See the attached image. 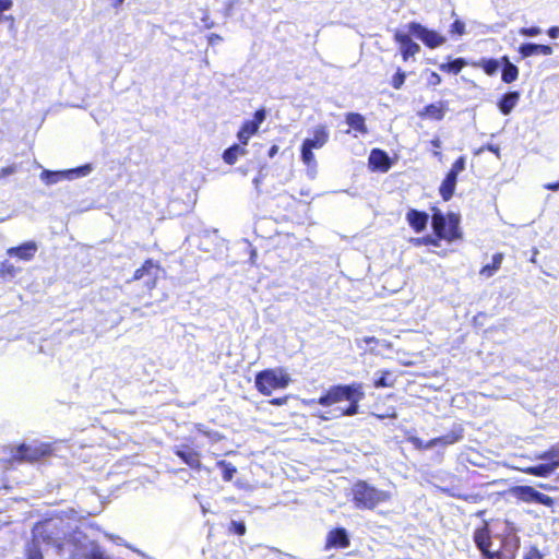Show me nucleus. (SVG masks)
Wrapping results in <instances>:
<instances>
[{
	"mask_svg": "<svg viewBox=\"0 0 559 559\" xmlns=\"http://www.w3.org/2000/svg\"><path fill=\"white\" fill-rule=\"evenodd\" d=\"M15 170H16V167L14 165L2 167L0 169V179L7 177L9 175H12L13 173H15Z\"/></svg>",
	"mask_w": 559,
	"mask_h": 559,
	"instance_id": "44",
	"label": "nucleus"
},
{
	"mask_svg": "<svg viewBox=\"0 0 559 559\" xmlns=\"http://www.w3.org/2000/svg\"><path fill=\"white\" fill-rule=\"evenodd\" d=\"M456 182L457 176L447 173L445 177L443 178L439 187V193L443 201H449L452 199L455 191Z\"/></svg>",
	"mask_w": 559,
	"mask_h": 559,
	"instance_id": "22",
	"label": "nucleus"
},
{
	"mask_svg": "<svg viewBox=\"0 0 559 559\" xmlns=\"http://www.w3.org/2000/svg\"><path fill=\"white\" fill-rule=\"evenodd\" d=\"M391 498L390 491L377 489L366 480H357L352 486V502L359 510H373Z\"/></svg>",
	"mask_w": 559,
	"mask_h": 559,
	"instance_id": "4",
	"label": "nucleus"
},
{
	"mask_svg": "<svg viewBox=\"0 0 559 559\" xmlns=\"http://www.w3.org/2000/svg\"><path fill=\"white\" fill-rule=\"evenodd\" d=\"M222 40H223L222 36L218 34H215V33H212L207 36V43L210 45H215L216 43L222 41Z\"/></svg>",
	"mask_w": 559,
	"mask_h": 559,
	"instance_id": "45",
	"label": "nucleus"
},
{
	"mask_svg": "<svg viewBox=\"0 0 559 559\" xmlns=\"http://www.w3.org/2000/svg\"><path fill=\"white\" fill-rule=\"evenodd\" d=\"M290 382V374L282 367L263 369L254 377V386L264 396H270L276 390L286 389Z\"/></svg>",
	"mask_w": 559,
	"mask_h": 559,
	"instance_id": "5",
	"label": "nucleus"
},
{
	"mask_svg": "<svg viewBox=\"0 0 559 559\" xmlns=\"http://www.w3.org/2000/svg\"><path fill=\"white\" fill-rule=\"evenodd\" d=\"M520 97L521 94L518 91L503 94L497 103L500 112L504 116L510 115L514 107L518 105Z\"/></svg>",
	"mask_w": 559,
	"mask_h": 559,
	"instance_id": "20",
	"label": "nucleus"
},
{
	"mask_svg": "<svg viewBox=\"0 0 559 559\" xmlns=\"http://www.w3.org/2000/svg\"><path fill=\"white\" fill-rule=\"evenodd\" d=\"M173 452L191 469L200 471L202 468L201 453L192 444H179L173 449Z\"/></svg>",
	"mask_w": 559,
	"mask_h": 559,
	"instance_id": "13",
	"label": "nucleus"
},
{
	"mask_svg": "<svg viewBox=\"0 0 559 559\" xmlns=\"http://www.w3.org/2000/svg\"><path fill=\"white\" fill-rule=\"evenodd\" d=\"M431 145L435 146V147H439L441 145V142L438 138L431 140Z\"/></svg>",
	"mask_w": 559,
	"mask_h": 559,
	"instance_id": "51",
	"label": "nucleus"
},
{
	"mask_svg": "<svg viewBox=\"0 0 559 559\" xmlns=\"http://www.w3.org/2000/svg\"><path fill=\"white\" fill-rule=\"evenodd\" d=\"M466 164V159L464 156L457 157L452 164L451 168L448 173L457 176L461 171L464 170Z\"/></svg>",
	"mask_w": 559,
	"mask_h": 559,
	"instance_id": "38",
	"label": "nucleus"
},
{
	"mask_svg": "<svg viewBox=\"0 0 559 559\" xmlns=\"http://www.w3.org/2000/svg\"><path fill=\"white\" fill-rule=\"evenodd\" d=\"M519 73V68L515 64H507L506 67L502 68L501 80L506 84L513 83L514 81L518 80Z\"/></svg>",
	"mask_w": 559,
	"mask_h": 559,
	"instance_id": "31",
	"label": "nucleus"
},
{
	"mask_svg": "<svg viewBox=\"0 0 559 559\" xmlns=\"http://www.w3.org/2000/svg\"><path fill=\"white\" fill-rule=\"evenodd\" d=\"M123 1H124V0H114V5H115V7H119V5H121V4H122V2H123Z\"/></svg>",
	"mask_w": 559,
	"mask_h": 559,
	"instance_id": "53",
	"label": "nucleus"
},
{
	"mask_svg": "<svg viewBox=\"0 0 559 559\" xmlns=\"http://www.w3.org/2000/svg\"><path fill=\"white\" fill-rule=\"evenodd\" d=\"M393 40L399 45L400 53L404 62L414 58L420 51V46L412 39L411 35L400 29L394 31Z\"/></svg>",
	"mask_w": 559,
	"mask_h": 559,
	"instance_id": "12",
	"label": "nucleus"
},
{
	"mask_svg": "<svg viewBox=\"0 0 559 559\" xmlns=\"http://www.w3.org/2000/svg\"><path fill=\"white\" fill-rule=\"evenodd\" d=\"M512 493L519 501L524 503H538L547 508H554L556 504V500L552 497L539 492L532 486H515L512 489Z\"/></svg>",
	"mask_w": 559,
	"mask_h": 559,
	"instance_id": "9",
	"label": "nucleus"
},
{
	"mask_svg": "<svg viewBox=\"0 0 559 559\" xmlns=\"http://www.w3.org/2000/svg\"><path fill=\"white\" fill-rule=\"evenodd\" d=\"M406 74L401 69H397V71L393 74L391 79V85L394 90H400L405 82Z\"/></svg>",
	"mask_w": 559,
	"mask_h": 559,
	"instance_id": "35",
	"label": "nucleus"
},
{
	"mask_svg": "<svg viewBox=\"0 0 559 559\" xmlns=\"http://www.w3.org/2000/svg\"><path fill=\"white\" fill-rule=\"evenodd\" d=\"M277 152H278V146L274 144L270 147L267 155H269V157L272 158L277 154Z\"/></svg>",
	"mask_w": 559,
	"mask_h": 559,
	"instance_id": "48",
	"label": "nucleus"
},
{
	"mask_svg": "<svg viewBox=\"0 0 559 559\" xmlns=\"http://www.w3.org/2000/svg\"><path fill=\"white\" fill-rule=\"evenodd\" d=\"M547 34L551 38H558L559 37V26H551L547 29Z\"/></svg>",
	"mask_w": 559,
	"mask_h": 559,
	"instance_id": "46",
	"label": "nucleus"
},
{
	"mask_svg": "<svg viewBox=\"0 0 559 559\" xmlns=\"http://www.w3.org/2000/svg\"><path fill=\"white\" fill-rule=\"evenodd\" d=\"M406 222L409 227L417 234L424 231L427 227L429 215L424 211L409 209L406 213Z\"/></svg>",
	"mask_w": 559,
	"mask_h": 559,
	"instance_id": "17",
	"label": "nucleus"
},
{
	"mask_svg": "<svg viewBox=\"0 0 559 559\" xmlns=\"http://www.w3.org/2000/svg\"><path fill=\"white\" fill-rule=\"evenodd\" d=\"M370 169L386 173L392 166V160L388 153L380 148H373L368 158Z\"/></svg>",
	"mask_w": 559,
	"mask_h": 559,
	"instance_id": "16",
	"label": "nucleus"
},
{
	"mask_svg": "<svg viewBox=\"0 0 559 559\" xmlns=\"http://www.w3.org/2000/svg\"><path fill=\"white\" fill-rule=\"evenodd\" d=\"M474 542L485 557L493 559L495 554L489 550L491 545V535L487 523L475 531Z\"/></svg>",
	"mask_w": 559,
	"mask_h": 559,
	"instance_id": "15",
	"label": "nucleus"
},
{
	"mask_svg": "<svg viewBox=\"0 0 559 559\" xmlns=\"http://www.w3.org/2000/svg\"><path fill=\"white\" fill-rule=\"evenodd\" d=\"M265 118L266 110L265 108L261 107L253 112L251 119L245 120L241 123L237 132V139L241 145H248L249 140L259 132L260 126L263 123Z\"/></svg>",
	"mask_w": 559,
	"mask_h": 559,
	"instance_id": "10",
	"label": "nucleus"
},
{
	"mask_svg": "<svg viewBox=\"0 0 559 559\" xmlns=\"http://www.w3.org/2000/svg\"><path fill=\"white\" fill-rule=\"evenodd\" d=\"M216 464L222 469L223 480L230 481L237 472L236 467L231 463L224 460L218 461Z\"/></svg>",
	"mask_w": 559,
	"mask_h": 559,
	"instance_id": "34",
	"label": "nucleus"
},
{
	"mask_svg": "<svg viewBox=\"0 0 559 559\" xmlns=\"http://www.w3.org/2000/svg\"><path fill=\"white\" fill-rule=\"evenodd\" d=\"M411 443L415 447L417 450H428L433 447V441L430 439L429 441H423L420 438L413 437L409 439Z\"/></svg>",
	"mask_w": 559,
	"mask_h": 559,
	"instance_id": "39",
	"label": "nucleus"
},
{
	"mask_svg": "<svg viewBox=\"0 0 559 559\" xmlns=\"http://www.w3.org/2000/svg\"><path fill=\"white\" fill-rule=\"evenodd\" d=\"M500 66L506 67L507 64H512L508 56H502L499 60Z\"/></svg>",
	"mask_w": 559,
	"mask_h": 559,
	"instance_id": "49",
	"label": "nucleus"
},
{
	"mask_svg": "<svg viewBox=\"0 0 559 559\" xmlns=\"http://www.w3.org/2000/svg\"><path fill=\"white\" fill-rule=\"evenodd\" d=\"M546 190L559 191V180L555 182H548L544 186Z\"/></svg>",
	"mask_w": 559,
	"mask_h": 559,
	"instance_id": "47",
	"label": "nucleus"
},
{
	"mask_svg": "<svg viewBox=\"0 0 559 559\" xmlns=\"http://www.w3.org/2000/svg\"><path fill=\"white\" fill-rule=\"evenodd\" d=\"M346 123L350 129L357 131L360 134H367L368 129L365 122V117L358 112H347L345 115Z\"/></svg>",
	"mask_w": 559,
	"mask_h": 559,
	"instance_id": "26",
	"label": "nucleus"
},
{
	"mask_svg": "<svg viewBox=\"0 0 559 559\" xmlns=\"http://www.w3.org/2000/svg\"><path fill=\"white\" fill-rule=\"evenodd\" d=\"M503 259H504V254L502 252L495 253L492 255L491 262L488 264H485L479 270V274L486 278L493 276L500 270Z\"/></svg>",
	"mask_w": 559,
	"mask_h": 559,
	"instance_id": "27",
	"label": "nucleus"
},
{
	"mask_svg": "<svg viewBox=\"0 0 559 559\" xmlns=\"http://www.w3.org/2000/svg\"><path fill=\"white\" fill-rule=\"evenodd\" d=\"M450 34L455 36H462L465 34V24L463 21L456 19L450 25Z\"/></svg>",
	"mask_w": 559,
	"mask_h": 559,
	"instance_id": "37",
	"label": "nucleus"
},
{
	"mask_svg": "<svg viewBox=\"0 0 559 559\" xmlns=\"http://www.w3.org/2000/svg\"><path fill=\"white\" fill-rule=\"evenodd\" d=\"M86 537L87 535L76 524L73 510L52 512L33 525L31 539L24 547V557L25 559H44L40 547L44 545L57 555L68 554L70 559H81L85 555Z\"/></svg>",
	"mask_w": 559,
	"mask_h": 559,
	"instance_id": "1",
	"label": "nucleus"
},
{
	"mask_svg": "<svg viewBox=\"0 0 559 559\" xmlns=\"http://www.w3.org/2000/svg\"><path fill=\"white\" fill-rule=\"evenodd\" d=\"M248 153L246 146L239 144H233L223 152L222 158L227 165H234L240 156H245Z\"/></svg>",
	"mask_w": 559,
	"mask_h": 559,
	"instance_id": "25",
	"label": "nucleus"
},
{
	"mask_svg": "<svg viewBox=\"0 0 559 559\" xmlns=\"http://www.w3.org/2000/svg\"><path fill=\"white\" fill-rule=\"evenodd\" d=\"M330 139V132L325 124H319L312 130V136L302 141L300 146L301 162L308 167H316L317 160L313 150L322 148Z\"/></svg>",
	"mask_w": 559,
	"mask_h": 559,
	"instance_id": "7",
	"label": "nucleus"
},
{
	"mask_svg": "<svg viewBox=\"0 0 559 559\" xmlns=\"http://www.w3.org/2000/svg\"><path fill=\"white\" fill-rule=\"evenodd\" d=\"M485 151L492 152V153H495V154H497V155L499 154V147H498V146H496V145H493V144H485V145H483L481 147H479V148L475 152V154H480V153H483V152H485Z\"/></svg>",
	"mask_w": 559,
	"mask_h": 559,
	"instance_id": "43",
	"label": "nucleus"
},
{
	"mask_svg": "<svg viewBox=\"0 0 559 559\" xmlns=\"http://www.w3.org/2000/svg\"><path fill=\"white\" fill-rule=\"evenodd\" d=\"M471 66L474 68H480L487 75L491 76L498 72L500 62L499 60L492 58H481L477 61L471 62Z\"/></svg>",
	"mask_w": 559,
	"mask_h": 559,
	"instance_id": "28",
	"label": "nucleus"
},
{
	"mask_svg": "<svg viewBox=\"0 0 559 559\" xmlns=\"http://www.w3.org/2000/svg\"><path fill=\"white\" fill-rule=\"evenodd\" d=\"M485 513H486V510L477 511V512H476V516L481 518V516H484V515H485Z\"/></svg>",
	"mask_w": 559,
	"mask_h": 559,
	"instance_id": "52",
	"label": "nucleus"
},
{
	"mask_svg": "<svg viewBox=\"0 0 559 559\" xmlns=\"http://www.w3.org/2000/svg\"><path fill=\"white\" fill-rule=\"evenodd\" d=\"M364 399V384L361 382H352L348 384L331 385L312 403L326 408V411L318 415L319 418L322 420H333L357 415L359 413V403Z\"/></svg>",
	"mask_w": 559,
	"mask_h": 559,
	"instance_id": "2",
	"label": "nucleus"
},
{
	"mask_svg": "<svg viewBox=\"0 0 559 559\" xmlns=\"http://www.w3.org/2000/svg\"><path fill=\"white\" fill-rule=\"evenodd\" d=\"M246 525L242 521H231L228 525V532L238 536L246 534Z\"/></svg>",
	"mask_w": 559,
	"mask_h": 559,
	"instance_id": "36",
	"label": "nucleus"
},
{
	"mask_svg": "<svg viewBox=\"0 0 559 559\" xmlns=\"http://www.w3.org/2000/svg\"><path fill=\"white\" fill-rule=\"evenodd\" d=\"M467 64V61L464 58L460 57L455 58L452 61L441 63L439 66V69L445 73L459 74Z\"/></svg>",
	"mask_w": 559,
	"mask_h": 559,
	"instance_id": "29",
	"label": "nucleus"
},
{
	"mask_svg": "<svg viewBox=\"0 0 559 559\" xmlns=\"http://www.w3.org/2000/svg\"><path fill=\"white\" fill-rule=\"evenodd\" d=\"M539 487L543 488V489H546V490H550L551 489V486L545 485V484H540Z\"/></svg>",
	"mask_w": 559,
	"mask_h": 559,
	"instance_id": "54",
	"label": "nucleus"
},
{
	"mask_svg": "<svg viewBox=\"0 0 559 559\" xmlns=\"http://www.w3.org/2000/svg\"><path fill=\"white\" fill-rule=\"evenodd\" d=\"M426 82L428 86H437L442 82L440 74L436 71H426Z\"/></svg>",
	"mask_w": 559,
	"mask_h": 559,
	"instance_id": "40",
	"label": "nucleus"
},
{
	"mask_svg": "<svg viewBox=\"0 0 559 559\" xmlns=\"http://www.w3.org/2000/svg\"><path fill=\"white\" fill-rule=\"evenodd\" d=\"M522 472L527 475L536 476V477H548L554 473V469L545 463H540L538 465L527 466L522 468Z\"/></svg>",
	"mask_w": 559,
	"mask_h": 559,
	"instance_id": "30",
	"label": "nucleus"
},
{
	"mask_svg": "<svg viewBox=\"0 0 559 559\" xmlns=\"http://www.w3.org/2000/svg\"><path fill=\"white\" fill-rule=\"evenodd\" d=\"M519 34L525 37H535L542 34V29L538 26L521 27Z\"/></svg>",
	"mask_w": 559,
	"mask_h": 559,
	"instance_id": "41",
	"label": "nucleus"
},
{
	"mask_svg": "<svg viewBox=\"0 0 559 559\" xmlns=\"http://www.w3.org/2000/svg\"><path fill=\"white\" fill-rule=\"evenodd\" d=\"M37 252V245L35 241H26L20 246L11 247L7 250V254L15 257L22 261H31Z\"/></svg>",
	"mask_w": 559,
	"mask_h": 559,
	"instance_id": "18",
	"label": "nucleus"
},
{
	"mask_svg": "<svg viewBox=\"0 0 559 559\" xmlns=\"http://www.w3.org/2000/svg\"><path fill=\"white\" fill-rule=\"evenodd\" d=\"M431 225L435 237L426 236L418 239V243L427 246H439L440 240L447 242H453L462 238V231L460 229V215L453 212L443 214L438 207L431 209Z\"/></svg>",
	"mask_w": 559,
	"mask_h": 559,
	"instance_id": "3",
	"label": "nucleus"
},
{
	"mask_svg": "<svg viewBox=\"0 0 559 559\" xmlns=\"http://www.w3.org/2000/svg\"><path fill=\"white\" fill-rule=\"evenodd\" d=\"M56 442L21 443L15 448L11 462L35 464L53 455Z\"/></svg>",
	"mask_w": 559,
	"mask_h": 559,
	"instance_id": "6",
	"label": "nucleus"
},
{
	"mask_svg": "<svg viewBox=\"0 0 559 559\" xmlns=\"http://www.w3.org/2000/svg\"><path fill=\"white\" fill-rule=\"evenodd\" d=\"M289 400V395L278 396L271 399L269 403L273 406H282L285 405Z\"/></svg>",
	"mask_w": 559,
	"mask_h": 559,
	"instance_id": "42",
	"label": "nucleus"
},
{
	"mask_svg": "<svg viewBox=\"0 0 559 559\" xmlns=\"http://www.w3.org/2000/svg\"><path fill=\"white\" fill-rule=\"evenodd\" d=\"M20 271L21 269L16 267L8 260L1 262L0 264V277L3 280L14 278Z\"/></svg>",
	"mask_w": 559,
	"mask_h": 559,
	"instance_id": "32",
	"label": "nucleus"
},
{
	"mask_svg": "<svg viewBox=\"0 0 559 559\" xmlns=\"http://www.w3.org/2000/svg\"><path fill=\"white\" fill-rule=\"evenodd\" d=\"M518 52L522 59H525L536 55L550 56L552 55L554 49L549 45L525 43L519 46Z\"/></svg>",
	"mask_w": 559,
	"mask_h": 559,
	"instance_id": "19",
	"label": "nucleus"
},
{
	"mask_svg": "<svg viewBox=\"0 0 559 559\" xmlns=\"http://www.w3.org/2000/svg\"><path fill=\"white\" fill-rule=\"evenodd\" d=\"M445 111L447 105L444 103H432L423 108L419 112V117L440 121L444 118Z\"/></svg>",
	"mask_w": 559,
	"mask_h": 559,
	"instance_id": "21",
	"label": "nucleus"
},
{
	"mask_svg": "<svg viewBox=\"0 0 559 559\" xmlns=\"http://www.w3.org/2000/svg\"><path fill=\"white\" fill-rule=\"evenodd\" d=\"M390 376H391L390 370L380 371V376L373 381V386L376 389L392 388L394 385L395 380L390 379Z\"/></svg>",
	"mask_w": 559,
	"mask_h": 559,
	"instance_id": "33",
	"label": "nucleus"
},
{
	"mask_svg": "<svg viewBox=\"0 0 559 559\" xmlns=\"http://www.w3.org/2000/svg\"><path fill=\"white\" fill-rule=\"evenodd\" d=\"M463 439V428L461 426L455 427L450 432L442 435L437 438H432L435 445H451Z\"/></svg>",
	"mask_w": 559,
	"mask_h": 559,
	"instance_id": "23",
	"label": "nucleus"
},
{
	"mask_svg": "<svg viewBox=\"0 0 559 559\" xmlns=\"http://www.w3.org/2000/svg\"><path fill=\"white\" fill-rule=\"evenodd\" d=\"M540 558H542L540 554L537 550H535V551H532L531 556H528L526 559H540Z\"/></svg>",
	"mask_w": 559,
	"mask_h": 559,
	"instance_id": "50",
	"label": "nucleus"
},
{
	"mask_svg": "<svg viewBox=\"0 0 559 559\" xmlns=\"http://www.w3.org/2000/svg\"><path fill=\"white\" fill-rule=\"evenodd\" d=\"M350 545L348 534L344 527L331 530L325 538V549H344Z\"/></svg>",
	"mask_w": 559,
	"mask_h": 559,
	"instance_id": "14",
	"label": "nucleus"
},
{
	"mask_svg": "<svg viewBox=\"0 0 559 559\" xmlns=\"http://www.w3.org/2000/svg\"><path fill=\"white\" fill-rule=\"evenodd\" d=\"M408 32L420 39L424 45L430 49H435L445 43V37L437 31L429 29L418 22H411L406 25Z\"/></svg>",
	"mask_w": 559,
	"mask_h": 559,
	"instance_id": "11",
	"label": "nucleus"
},
{
	"mask_svg": "<svg viewBox=\"0 0 559 559\" xmlns=\"http://www.w3.org/2000/svg\"><path fill=\"white\" fill-rule=\"evenodd\" d=\"M537 459L546 461L555 472L559 467V441L539 453Z\"/></svg>",
	"mask_w": 559,
	"mask_h": 559,
	"instance_id": "24",
	"label": "nucleus"
},
{
	"mask_svg": "<svg viewBox=\"0 0 559 559\" xmlns=\"http://www.w3.org/2000/svg\"><path fill=\"white\" fill-rule=\"evenodd\" d=\"M162 271L163 269L158 261L146 259L141 266L133 272L131 281H141L142 286L151 294L157 286Z\"/></svg>",
	"mask_w": 559,
	"mask_h": 559,
	"instance_id": "8",
	"label": "nucleus"
}]
</instances>
